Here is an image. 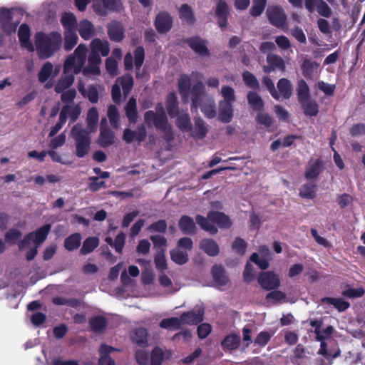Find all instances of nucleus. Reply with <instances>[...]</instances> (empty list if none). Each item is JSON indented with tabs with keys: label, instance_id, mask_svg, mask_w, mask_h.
<instances>
[{
	"label": "nucleus",
	"instance_id": "6",
	"mask_svg": "<svg viewBox=\"0 0 365 365\" xmlns=\"http://www.w3.org/2000/svg\"><path fill=\"white\" fill-rule=\"evenodd\" d=\"M266 16L269 22L276 28L284 29L287 27V16L282 6H268Z\"/></svg>",
	"mask_w": 365,
	"mask_h": 365
},
{
	"label": "nucleus",
	"instance_id": "61",
	"mask_svg": "<svg viewBox=\"0 0 365 365\" xmlns=\"http://www.w3.org/2000/svg\"><path fill=\"white\" fill-rule=\"evenodd\" d=\"M247 247V243L241 237L235 238L232 245V249L240 255H245Z\"/></svg>",
	"mask_w": 365,
	"mask_h": 365
},
{
	"label": "nucleus",
	"instance_id": "19",
	"mask_svg": "<svg viewBox=\"0 0 365 365\" xmlns=\"http://www.w3.org/2000/svg\"><path fill=\"white\" fill-rule=\"evenodd\" d=\"M18 37L22 47L26 48L30 52L34 51V46L30 40L31 30L28 24H22L20 26Z\"/></svg>",
	"mask_w": 365,
	"mask_h": 365
},
{
	"label": "nucleus",
	"instance_id": "18",
	"mask_svg": "<svg viewBox=\"0 0 365 365\" xmlns=\"http://www.w3.org/2000/svg\"><path fill=\"white\" fill-rule=\"evenodd\" d=\"M178 91L183 103H187L191 96V78L187 74L180 75L178 81Z\"/></svg>",
	"mask_w": 365,
	"mask_h": 365
},
{
	"label": "nucleus",
	"instance_id": "57",
	"mask_svg": "<svg viewBox=\"0 0 365 365\" xmlns=\"http://www.w3.org/2000/svg\"><path fill=\"white\" fill-rule=\"evenodd\" d=\"M315 10H317L320 16L325 18H329L332 14L331 8L324 0L316 1Z\"/></svg>",
	"mask_w": 365,
	"mask_h": 365
},
{
	"label": "nucleus",
	"instance_id": "37",
	"mask_svg": "<svg viewBox=\"0 0 365 365\" xmlns=\"http://www.w3.org/2000/svg\"><path fill=\"white\" fill-rule=\"evenodd\" d=\"M296 91L299 103L311 98L309 87L304 79L298 81Z\"/></svg>",
	"mask_w": 365,
	"mask_h": 365
},
{
	"label": "nucleus",
	"instance_id": "56",
	"mask_svg": "<svg viewBox=\"0 0 365 365\" xmlns=\"http://www.w3.org/2000/svg\"><path fill=\"white\" fill-rule=\"evenodd\" d=\"M164 360V352L159 346H155L150 354L151 365H162Z\"/></svg>",
	"mask_w": 365,
	"mask_h": 365
},
{
	"label": "nucleus",
	"instance_id": "12",
	"mask_svg": "<svg viewBox=\"0 0 365 365\" xmlns=\"http://www.w3.org/2000/svg\"><path fill=\"white\" fill-rule=\"evenodd\" d=\"M185 42L198 55L202 56H208L210 55V51L207 46V41L202 38L200 36H194L189 37L185 40Z\"/></svg>",
	"mask_w": 365,
	"mask_h": 365
},
{
	"label": "nucleus",
	"instance_id": "26",
	"mask_svg": "<svg viewBox=\"0 0 365 365\" xmlns=\"http://www.w3.org/2000/svg\"><path fill=\"white\" fill-rule=\"evenodd\" d=\"M212 275L214 282L220 286L226 285L229 279L225 274V270L221 264H215L212 268Z\"/></svg>",
	"mask_w": 365,
	"mask_h": 365
},
{
	"label": "nucleus",
	"instance_id": "41",
	"mask_svg": "<svg viewBox=\"0 0 365 365\" xmlns=\"http://www.w3.org/2000/svg\"><path fill=\"white\" fill-rule=\"evenodd\" d=\"M82 237L78 232L71 234L64 240V247L69 252L77 250L81 243Z\"/></svg>",
	"mask_w": 365,
	"mask_h": 365
},
{
	"label": "nucleus",
	"instance_id": "62",
	"mask_svg": "<svg viewBox=\"0 0 365 365\" xmlns=\"http://www.w3.org/2000/svg\"><path fill=\"white\" fill-rule=\"evenodd\" d=\"M262 83L269 91L271 96L276 100H279L280 95L275 88L274 84L272 80L269 76H264L262 78Z\"/></svg>",
	"mask_w": 365,
	"mask_h": 365
},
{
	"label": "nucleus",
	"instance_id": "14",
	"mask_svg": "<svg viewBox=\"0 0 365 365\" xmlns=\"http://www.w3.org/2000/svg\"><path fill=\"white\" fill-rule=\"evenodd\" d=\"M267 65L263 66L262 70L265 73H270L276 70L284 72L286 68L283 58L279 55L269 53L267 56Z\"/></svg>",
	"mask_w": 365,
	"mask_h": 365
},
{
	"label": "nucleus",
	"instance_id": "36",
	"mask_svg": "<svg viewBox=\"0 0 365 365\" xmlns=\"http://www.w3.org/2000/svg\"><path fill=\"white\" fill-rule=\"evenodd\" d=\"M126 117L130 123H135L138 119V110L136 100L134 97H131L125 106Z\"/></svg>",
	"mask_w": 365,
	"mask_h": 365
},
{
	"label": "nucleus",
	"instance_id": "40",
	"mask_svg": "<svg viewBox=\"0 0 365 365\" xmlns=\"http://www.w3.org/2000/svg\"><path fill=\"white\" fill-rule=\"evenodd\" d=\"M61 23L65 31H76L77 20L73 13L64 12L62 14Z\"/></svg>",
	"mask_w": 365,
	"mask_h": 365
},
{
	"label": "nucleus",
	"instance_id": "11",
	"mask_svg": "<svg viewBox=\"0 0 365 365\" xmlns=\"http://www.w3.org/2000/svg\"><path fill=\"white\" fill-rule=\"evenodd\" d=\"M101 63L100 54L91 49L88 57L87 66L82 68L81 71L83 75L87 76L88 75H99L101 73L99 65Z\"/></svg>",
	"mask_w": 365,
	"mask_h": 365
},
{
	"label": "nucleus",
	"instance_id": "21",
	"mask_svg": "<svg viewBox=\"0 0 365 365\" xmlns=\"http://www.w3.org/2000/svg\"><path fill=\"white\" fill-rule=\"evenodd\" d=\"M233 106L232 103L225 101L219 102V120L224 123H228L232 121L233 118Z\"/></svg>",
	"mask_w": 365,
	"mask_h": 365
},
{
	"label": "nucleus",
	"instance_id": "2",
	"mask_svg": "<svg viewBox=\"0 0 365 365\" xmlns=\"http://www.w3.org/2000/svg\"><path fill=\"white\" fill-rule=\"evenodd\" d=\"M202 82L195 83L191 89V111L196 112L200 108L204 115L209 119L216 116V104L212 97L205 94Z\"/></svg>",
	"mask_w": 365,
	"mask_h": 365
},
{
	"label": "nucleus",
	"instance_id": "31",
	"mask_svg": "<svg viewBox=\"0 0 365 365\" xmlns=\"http://www.w3.org/2000/svg\"><path fill=\"white\" fill-rule=\"evenodd\" d=\"M319 66V64L315 61H312L309 58L304 59L301 65L302 75L307 79H312L314 71Z\"/></svg>",
	"mask_w": 365,
	"mask_h": 365
},
{
	"label": "nucleus",
	"instance_id": "25",
	"mask_svg": "<svg viewBox=\"0 0 365 365\" xmlns=\"http://www.w3.org/2000/svg\"><path fill=\"white\" fill-rule=\"evenodd\" d=\"M200 249L210 257L217 256L220 253L217 243L212 239H203L200 242Z\"/></svg>",
	"mask_w": 365,
	"mask_h": 365
},
{
	"label": "nucleus",
	"instance_id": "16",
	"mask_svg": "<svg viewBox=\"0 0 365 365\" xmlns=\"http://www.w3.org/2000/svg\"><path fill=\"white\" fill-rule=\"evenodd\" d=\"M204 309L198 308L197 310L183 312L180 316L182 324L195 325L203 321Z\"/></svg>",
	"mask_w": 365,
	"mask_h": 365
},
{
	"label": "nucleus",
	"instance_id": "32",
	"mask_svg": "<svg viewBox=\"0 0 365 365\" xmlns=\"http://www.w3.org/2000/svg\"><path fill=\"white\" fill-rule=\"evenodd\" d=\"M91 49L103 56H108L110 53V46L108 41H102L100 38H94L91 42Z\"/></svg>",
	"mask_w": 365,
	"mask_h": 365
},
{
	"label": "nucleus",
	"instance_id": "8",
	"mask_svg": "<svg viewBox=\"0 0 365 365\" xmlns=\"http://www.w3.org/2000/svg\"><path fill=\"white\" fill-rule=\"evenodd\" d=\"M173 24V19L168 11H160L158 13L154 20V26L160 34L168 33Z\"/></svg>",
	"mask_w": 365,
	"mask_h": 365
},
{
	"label": "nucleus",
	"instance_id": "58",
	"mask_svg": "<svg viewBox=\"0 0 365 365\" xmlns=\"http://www.w3.org/2000/svg\"><path fill=\"white\" fill-rule=\"evenodd\" d=\"M107 115L112 126L118 127L119 123V111L116 106L110 105L108 108Z\"/></svg>",
	"mask_w": 365,
	"mask_h": 365
},
{
	"label": "nucleus",
	"instance_id": "63",
	"mask_svg": "<svg viewBox=\"0 0 365 365\" xmlns=\"http://www.w3.org/2000/svg\"><path fill=\"white\" fill-rule=\"evenodd\" d=\"M83 97L88 98L91 103H96L99 100V92L96 86L89 85Z\"/></svg>",
	"mask_w": 365,
	"mask_h": 365
},
{
	"label": "nucleus",
	"instance_id": "22",
	"mask_svg": "<svg viewBox=\"0 0 365 365\" xmlns=\"http://www.w3.org/2000/svg\"><path fill=\"white\" fill-rule=\"evenodd\" d=\"M194 127L190 132L191 136L197 140L205 138L208 133V129L205 121L200 117H195L194 119Z\"/></svg>",
	"mask_w": 365,
	"mask_h": 365
},
{
	"label": "nucleus",
	"instance_id": "54",
	"mask_svg": "<svg viewBox=\"0 0 365 365\" xmlns=\"http://www.w3.org/2000/svg\"><path fill=\"white\" fill-rule=\"evenodd\" d=\"M267 0H253L250 14L253 17L259 16L264 11Z\"/></svg>",
	"mask_w": 365,
	"mask_h": 365
},
{
	"label": "nucleus",
	"instance_id": "47",
	"mask_svg": "<svg viewBox=\"0 0 365 365\" xmlns=\"http://www.w3.org/2000/svg\"><path fill=\"white\" fill-rule=\"evenodd\" d=\"M78 36L76 31H65L63 48L66 51H70L78 43Z\"/></svg>",
	"mask_w": 365,
	"mask_h": 365
},
{
	"label": "nucleus",
	"instance_id": "17",
	"mask_svg": "<svg viewBox=\"0 0 365 365\" xmlns=\"http://www.w3.org/2000/svg\"><path fill=\"white\" fill-rule=\"evenodd\" d=\"M103 122L106 123V120L103 119L101 122L100 134L97 143L101 148H107L114 143L115 134L110 128L103 125Z\"/></svg>",
	"mask_w": 365,
	"mask_h": 365
},
{
	"label": "nucleus",
	"instance_id": "5",
	"mask_svg": "<svg viewBox=\"0 0 365 365\" xmlns=\"http://www.w3.org/2000/svg\"><path fill=\"white\" fill-rule=\"evenodd\" d=\"M88 48L85 44L81 43L76 48L73 55L68 56L63 64V73H68L73 70V73H81L86 61Z\"/></svg>",
	"mask_w": 365,
	"mask_h": 365
},
{
	"label": "nucleus",
	"instance_id": "38",
	"mask_svg": "<svg viewBox=\"0 0 365 365\" xmlns=\"http://www.w3.org/2000/svg\"><path fill=\"white\" fill-rule=\"evenodd\" d=\"M170 258L177 264L183 265L189 260L188 253L187 251L175 247L170 250Z\"/></svg>",
	"mask_w": 365,
	"mask_h": 365
},
{
	"label": "nucleus",
	"instance_id": "7",
	"mask_svg": "<svg viewBox=\"0 0 365 365\" xmlns=\"http://www.w3.org/2000/svg\"><path fill=\"white\" fill-rule=\"evenodd\" d=\"M166 120H168L162 103L156 104L155 111L150 110L144 114V121L149 127L152 125L160 126Z\"/></svg>",
	"mask_w": 365,
	"mask_h": 365
},
{
	"label": "nucleus",
	"instance_id": "29",
	"mask_svg": "<svg viewBox=\"0 0 365 365\" xmlns=\"http://www.w3.org/2000/svg\"><path fill=\"white\" fill-rule=\"evenodd\" d=\"M302 108L303 113L308 117H316L319 112V104L314 99L309 98L299 103Z\"/></svg>",
	"mask_w": 365,
	"mask_h": 365
},
{
	"label": "nucleus",
	"instance_id": "48",
	"mask_svg": "<svg viewBox=\"0 0 365 365\" xmlns=\"http://www.w3.org/2000/svg\"><path fill=\"white\" fill-rule=\"evenodd\" d=\"M182 323L180 317H171L163 319L160 322V327L170 330H179L181 328Z\"/></svg>",
	"mask_w": 365,
	"mask_h": 365
},
{
	"label": "nucleus",
	"instance_id": "24",
	"mask_svg": "<svg viewBox=\"0 0 365 365\" xmlns=\"http://www.w3.org/2000/svg\"><path fill=\"white\" fill-rule=\"evenodd\" d=\"M177 127L183 133H190L192 130V125L189 113L187 111L179 113L175 117Z\"/></svg>",
	"mask_w": 365,
	"mask_h": 365
},
{
	"label": "nucleus",
	"instance_id": "23",
	"mask_svg": "<svg viewBox=\"0 0 365 365\" xmlns=\"http://www.w3.org/2000/svg\"><path fill=\"white\" fill-rule=\"evenodd\" d=\"M78 31L84 40H89L95 35L94 26L87 19L80 21L78 24Z\"/></svg>",
	"mask_w": 365,
	"mask_h": 365
},
{
	"label": "nucleus",
	"instance_id": "64",
	"mask_svg": "<svg viewBox=\"0 0 365 365\" xmlns=\"http://www.w3.org/2000/svg\"><path fill=\"white\" fill-rule=\"evenodd\" d=\"M272 334L267 331H261L258 334L257 337L254 339V343L261 347L265 346L269 341Z\"/></svg>",
	"mask_w": 365,
	"mask_h": 365
},
{
	"label": "nucleus",
	"instance_id": "45",
	"mask_svg": "<svg viewBox=\"0 0 365 365\" xmlns=\"http://www.w3.org/2000/svg\"><path fill=\"white\" fill-rule=\"evenodd\" d=\"M322 302L333 305L339 312H344L350 307V303L341 298L324 297Z\"/></svg>",
	"mask_w": 365,
	"mask_h": 365
},
{
	"label": "nucleus",
	"instance_id": "10",
	"mask_svg": "<svg viewBox=\"0 0 365 365\" xmlns=\"http://www.w3.org/2000/svg\"><path fill=\"white\" fill-rule=\"evenodd\" d=\"M324 169V163L322 158L319 157L315 160L312 158L305 167L304 178L309 180H316L323 172Z\"/></svg>",
	"mask_w": 365,
	"mask_h": 365
},
{
	"label": "nucleus",
	"instance_id": "35",
	"mask_svg": "<svg viewBox=\"0 0 365 365\" xmlns=\"http://www.w3.org/2000/svg\"><path fill=\"white\" fill-rule=\"evenodd\" d=\"M73 74L74 73L66 74L58 79L54 87V91L56 93H63L70 88L74 82L75 77Z\"/></svg>",
	"mask_w": 365,
	"mask_h": 365
},
{
	"label": "nucleus",
	"instance_id": "46",
	"mask_svg": "<svg viewBox=\"0 0 365 365\" xmlns=\"http://www.w3.org/2000/svg\"><path fill=\"white\" fill-rule=\"evenodd\" d=\"M277 88L284 98L288 99L291 97L292 88L289 79L285 78H280L277 82Z\"/></svg>",
	"mask_w": 365,
	"mask_h": 365
},
{
	"label": "nucleus",
	"instance_id": "33",
	"mask_svg": "<svg viewBox=\"0 0 365 365\" xmlns=\"http://www.w3.org/2000/svg\"><path fill=\"white\" fill-rule=\"evenodd\" d=\"M178 226L184 234H193L196 226L193 219L187 215H183L179 220Z\"/></svg>",
	"mask_w": 365,
	"mask_h": 365
},
{
	"label": "nucleus",
	"instance_id": "27",
	"mask_svg": "<svg viewBox=\"0 0 365 365\" xmlns=\"http://www.w3.org/2000/svg\"><path fill=\"white\" fill-rule=\"evenodd\" d=\"M240 344V336L237 334L227 335L221 342L224 351H233L238 349Z\"/></svg>",
	"mask_w": 365,
	"mask_h": 365
},
{
	"label": "nucleus",
	"instance_id": "3",
	"mask_svg": "<svg viewBox=\"0 0 365 365\" xmlns=\"http://www.w3.org/2000/svg\"><path fill=\"white\" fill-rule=\"evenodd\" d=\"M195 220L199 226L212 235L217 232V227L212 223L217 224L221 229H228L232 226V221L229 216L224 212L211 210L207 213V217L197 215Z\"/></svg>",
	"mask_w": 365,
	"mask_h": 365
},
{
	"label": "nucleus",
	"instance_id": "55",
	"mask_svg": "<svg viewBox=\"0 0 365 365\" xmlns=\"http://www.w3.org/2000/svg\"><path fill=\"white\" fill-rule=\"evenodd\" d=\"M22 232L16 228L9 229L4 235L5 242L10 245H15L21 237Z\"/></svg>",
	"mask_w": 365,
	"mask_h": 365
},
{
	"label": "nucleus",
	"instance_id": "28",
	"mask_svg": "<svg viewBox=\"0 0 365 365\" xmlns=\"http://www.w3.org/2000/svg\"><path fill=\"white\" fill-rule=\"evenodd\" d=\"M51 229V225L50 224H46L38 228L36 231L31 232L30 233L32 234L34 244L38 246L42 244L46 240Z\"/></svg>",
	"mask_w": 365,
	"mask_h": 365
},
{
	"label": "nucleus",
	"instance_id": "53",
	"mask_svg": "<svg viewBox=\"0 0 365 365\" xmlns=\"http://www.w3.org/2000/svg\"><path fill=\"white\" fill-rule=\"evenodd\" d=\"M53 70V64L48 61L46 62L40 69L38 74L39 82L45 83L51 76Z\"/></svg>",
	"mask_w": 365,
	"mask_h": 365
},
{
	"label": "nucleus",
	"instance_id": "42",
	"mask_svg": "<svg viewBox=\"0 0 365 365\" xmlns=\"http://www.w3.org/2000/svg\"><path fill=\"white\" fill-rule=\"evenodd\" d=\"M247 102L255 111H262L264 108V102L258 93L255 91H249L247 96Z\"/></svg>",
	"mask_w": 365,
	"mask_h": 365
},
{
	"label": "nucleus",
	"instance_id": "9",
	"mask_svg": "<svg viewBox=\"0 0 365 365\" xmlns=\"http://www.w3.org/2000/svg\"><path fill=\"white\" fill-rule=\"evenodd\" d=\"M229 5L225 0H218L215 5V16L219 27L224 30L228 25L230 16Z\"/></svg>",
	"mask_w": 365,
	"mask_h": 365
},
{
	"label": "nucleus",
	"instance_id": "50",
	"mask_svg": "<svg viewBox=\"0 0 365 365\" xmlns=\"http://www.w3.org/2000/svg\"><path fill=\"white\" fill-rule=\"evenodd\" d=\"M154 126L157 130H159L163 133V138L166 142L170 143L174 140L175 136L173 132L172 125L169 123L168 120L163 122L160 126Z\"/></svg>",
	"mask_w": 365,
	"mask_h": 365
},
{
	"label": "nucleus",
	"instance_id": "4",
	"mask_svg": "<svg viewBox=\"0 0 365 365\" xmlns=\"http://www.w3.org/2000/svg\"><path fill=\"white\" fill-rule=\"evenodd\" d=\"M71 136L75 143L76 155L80 158H84L91 150L90 133L87 129L83 128L80 124H76L71 129Z\"/></svg>",
	"mask_w": 365,
	"mask_h": 365
},
{
	"label": "nucleus",
	"instance_id": "49",
	"mask_svg": "<svg viewBox=\"0 0 365 365\" xmlns=\"http://www.w3.org/2000/svg\"><path fill=\"white\" fill-rule=\"evenodd\" d=\"M242 80L245 84L253 90L259 89V83L256 76L248 71H245L242 74Z\"/></svg>",
	"mask_w": 365,
	"mask_h": 365
},
{
	"label": "nucleus",
	"instance_id": "39",
	"mask_svg": "<svg viewBox=\"0 0 365 365\" xmlns=\"http://www.w3.org/2000/svg\"><path fill=\"white\" fill-rule=\"evenodd\" d=\"M133 55L135 59V66L136 70L135 76L137 78H140L142 77L140 70L145 60L144 48L141 46H137L133 51Z\"/></svg>",
	"mask_w": 365,
	"mask_h": 365
},
{
	"label": "nucleus",
	"instance_id": "30",
	"mask_svg": "<svg viewBox=\"0 0 365 365\" xmlns=\"http://www.w3.org/2000/svg\"><path fill=\"white\" fill-rule=\"evenodd\" d=\"M88 324L91 329L95 333H101L106 329L108 324V321L105 317L102 315H98L90 318L88 320Z\"/></svg>",
	"mask_w": 365,
	"mask_h": 365
},
{
	"label": "nucleus",
	"instance_id": "15",
	"mask_svg": "<svg viewBox=\"0 0 365 365\" xmlns=\"http://www.w3.org/2000/svg\"><path fill=\"white\" fill-rule=\"evenodd\" d=\"M107 32L110 41L120 42L125 37V29L120 21L113 20L107 25Z\"/></svg>",
	"mask_w": 365,
	"mask_h": 365
},
{
	"label": "nucleus",
	"instance_id": "43",
	"mask_svg": "<svg viewBox=\"0 0 365 365\" xmlns=\"http://www.w3.org/2000/svg\"><path fill=\"white\" fill-rule=\"evenodd\" d=\"M180 19L185 21L187 24L191 25L195 21L193 11L190 6L183 4L179 9Z\"/></svg>",
	"mask_w": 365,
	"mask_h": 365
},
{
	"label": "nucleus",
	"instance_id": "20",
	"mask_svg": "<svg viewBox=\"0 0 365 365\" xmlns=\"http://www.w3.org/2000/svg\"><path fill=\"white\" fill-rule=\"evenodd\" d=\"M165 108L168 115L171 118H175L178 115L179 103L178 96L175 92H170L168 94L165 100Z\"/></svg>",
	"mask_w": 365,
	"mask_h": 365
},
{
	"label": "nucleus",
	"instance_id": "52",
	"mask_svg": "<svg viewBox=\"0 0 365 365\" xmlns=\"http://www.w3.org/2000/svg\"><path fill=\"white\" fill-rule=\"evenodd\" d=\"M299 195L303 198L313 199L316 195V185L314 182L304 184L300 189Z\"/></svg>",
	"mask_w": 365,
	"mask_h": 365
},
{
	"label": "nucleus",
	"instance_id": "59",
	"mask_svg": "<svg viewBox=\"0 0 365 365\" xmlns=\"http://www.w3.org/2000/svg\"><path fill=\"white\" fill-rule=\"evenodd\" d=\"M120 83L122 87L124 95H128L134 83L133 78L130 74H127L122 76L120 79Z\"/></svg>",
	"mask_w": 365,
	"mask_h": 365
},
{
	"label": "nucleus",
	"instance_id": "44",
	"mask_svg": "<svg viewBox=\"0 0 365 365\" xmlns=\"http://www.w3.org/2000/svg\"><path fill=\"white\" fill-rule=\"evenodd\" d=\"M99 245V239L97 237H88L83 242L80 253L86 255L91 253Z\"/></svg>",
	"mask_w": 365,
	"mask_h": 365
},
{
	"label": "nucleus",
	"instance_id": "34",
	"mask_svg": "<svg viewBox=\"0 0 365 365\" xmlns=\"http://www.w3.org/2000/svg\"><path fill=\"white\" fill-rule=\"evenodd\" d=\"M148 331L145 328H136L132 335V341L138 345L145 347L148 345Z\"/></svg>",
	"mask_w": 365,
	"mask_h": 365
},
{
	"label": "nucleus",
	"instance_id": "13",
	"mask_svg": "<svg viewBox=\"0 0 365 365\" xmlns=\"http://www.w3.org/2000/svg\"><path fill=\"white\" fill-rule=\"evenodd\" d=\"M258 283L265 290L277 289L280 285V281L272 272H261L258 276Z\"/></svg>",
	"mask_w": 365,
	"mask_h": 365
},
{
	"label": "nucleus",
	"instance_id": "51",
	"mask_svg": "<svg viewBox=\"0 0 365 365\" xmlns=\"http://www.w3.org/2000/svg\"><path fill=\"white\" fill-rule=\"evenodd\" d=\"M165 252V249H160L154 257L155 267L160 272H163L168 268Z\"/></svg>",
	"mask_w": 365,
	"mask_h": 365
},
{
	"label": "nucleus",
	"instance_id": "1",
	"mask_svg": "<svg viewBox=\"0 0 365 365\" xmlns=\"http://www.w3.org/2000/svg\"><path fill=\"white\" fill-rule=\"evenodd\" d=\"M62 36L58 31H38L34 35V43L40 59H47L56 53L62 46Z\"/></svg>",
	"mask_w": 365,
	"mask_h": 365
},
{
	"label": "nucleus",
	"instance_id": "60",
	"mask_svg": "<svg viewBox=\"0 0 365 365\" xmlns=\"http://www.w3.org/2000/svg\"><path fill=\"white\" fill-rule=\"evenodd\" d=\"M221 94L223 99L220 101H225L233 103L236 100L235 90L230 86H223L221 88Z\"/></svg>",
	"mask_w": 365,
	"mask_h": 365
}]
</instances>
